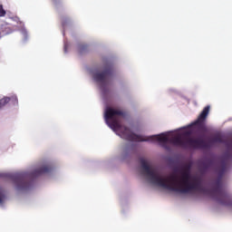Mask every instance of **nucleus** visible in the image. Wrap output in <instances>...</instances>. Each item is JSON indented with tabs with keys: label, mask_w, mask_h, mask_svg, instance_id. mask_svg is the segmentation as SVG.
Returning a JSON list of instances; mask_svg holds the SVG:
<instances>
[{
	"label": "nucleus",
	"mask_w": 232,
	"mask_h": 232,
	"mask_svg": "<svg viewBox=\"0 0 232 232\" xmlns=\"http://www.w3.org/2000/svg\"><path fill=\"white\" fill-rule=\"evenodd\" d=\"M141 165V173L147 177L150 184L163 188L168 191H174V193H181V195H188L189 193H195V191H200L202 189V183L200 179L195 178L193 182H189L190 174L189 171H181V180L177 181V176L171 175L169 178H162L160 174L151 169L148 161L144 159L140 160Z\"/></svg>",
	"instance_id": "obj_1"
},
{
	"label": "nucleus",
	"mask_w": 232,
	"mask_h": 232,
	"mask_svg": "<svg viewBox=\"0 0 232 232\" xmlns=\"http://www.w3.org/2000/svg\"><path fill=\"white\" fill-rule=\"evenodd\" d=\"M211 166H213V160H207L201 163V168L204 171H208Z\"/></svg>",
	"instance_id": "obj_7"
},
{
	"label": "nucleus",
	"mask_w": 232,
	"mask_h": 232,
	"mask_svg": "<svg viewBox=\"0 0 232 232\" xmlns=\"http://www.w3.org/2000/svg\"><path fill=\"white\" fill-rule=\"evenodd\" d=\"M211 105H207L198 115V119L192 122L188 128H194L196 130V133L204 134L208 131V128L206 127V119H208V115H209V109Z\"/></svg>",
	"instance_id": "obj_5"
},
{
	"label": "nucleus",
	"mask_w": 232,
	"mask_h": 232,
	"mask_svg": "<svg viewBox=\"0 0 232 232\" xmlns=\"http://www.w3.org/2000/svg\"><path fill=\"white\" fill-rule=\"evenodd\" d=\"M190 170H191V164H186L181 169V171H190Z\"/></svg>",
	"instance_id": "obj_12"
},
{
	"label": "nucleus",
	"mask_w": 232,
	"mask_h": 232,
	"mask_svg": "<svg viewBox=\"0 0 232 232\" xmlns=\"http://www.w3.org/2000/svg\"><path fill=\"white\" fill-rule=\"evenodd\" d=\"M8 102H10V98L5 96L4 98H2L0 100V110L1 108H5V106H6V104H8Z\"/></svg>",
	"instance_id": "obj_8"
},
{
	"label": "nucleus",
	"mask_w": 232,
	"mask_h": 232,
	"mask_svg": "<svg viewBox=\"0 0 232 232\" xmlns=\"http://www.w3.org/2000/svg\"><path fill=\"white\" fill-rule=\"evenodd\" d=\"M226 171H227V160H222L217 168L218 179L215 182V187L211 190V195L213 198L222 206H232L231 196L224 190V188H222V177H224Z\"/></svg>",
	"instance_id": "obj_3"
},
{
	"label": "nucleus",
	"mask_w": 232,
	"mask_h": 232,
	"mask_svg": "<svg viewBox=\"0 0 232 232\" xmlns=\"http://www.w3.org/2000/svg\"><path fill=\"white\" fill-rule=\"evenodd\" d=\"M9 98V102H11V104H13V106H17V104H19V100L17 99L16 95H12Z\"/></svg>",
	"instance_id": "obj_9"
},
{
	"label": "nucleus",
	"mask_w": 232,
	"mask_h": 232,
	"mask_svg": "<svg viewBox=\"0 0 232 232\" xmlns=\"http://www.w3.org/2000/svg\"><path fill=\"white\" fill-rule=\"evenodd\" d=\"M127 140H130V142H160L163 148H166L168 142H170V144L183 148V150H208V148H209V144L211 143L215 144L218 142L219 144H222V142H224L222 136L218 134L214 136L209 141H206L202 138H188L184 140L180 136H176L169 139L164 133L144 138L142 135L133 133L128 127Z\"/></svg>",
	"instance_id": "obj_2"
},
{
	"label": "nucleus",
	"mask_w": 232,
	"mask_h": 232,
	"mask_svg": "<svg viewBox=\"0 0 232 232\" xmlns=\"http://www.w3.org/2000/svg\"><path fill=\"white\" fill-rule=\"evenodd\" d=\"M115 68L113 67V63H108L105 65L103 72H97L94 74V80L96 82H102V84H106V81L111 77L112 73H114Z\"/></svg>",
	"instance_id": "obj_6"
},
{
	"label": "nucleus",
	"mask_w": 232,
	"mask_h": 232,
	"mask_svg": "<svg viewBox=\"0 0 232 232\" xmlns=\"http://www.w3.org/2000/svg\"><path fill=\"white\" fill-rule=\"evenodd\" d=\"M78 50L80 53H84V52H88V44H82L78 46Z\"/></svg>",
	"instance_id": "obj_10"
},
{
	"label": "nucleus",
	"mask_w": 232,
	"mask_h": 232,
	"mask_svg": "<svg viewBox=\"0 0 232 232\" xmlns=\"http://www.w3.org/2000/svg\"><path fill=\"white\" fill-rule=\"evenodd\" d=\"M66 23H68V20L66 19H63L62 20V26L64 28V26H66Z\"/></svg>",
	"instance_id": "obj_14"
},
{
	"label": "nucleus",
	"mask_w": 232,
	"mask_h": 232,
	"mask_svg": "<svg viewBox=\"0 0 232 232\" xmlns=\"http://www.w3.org/2000/svg\"><path fill=\"white\" fill-rule=\"evenodd\" d=\"M187 135H189V132H187Z\"/></svg>",
	"instance_id": "obj_15"
},
{
	"label": "nucleus",
	"mask_w": 232,
	"mask_h": 232,
	"mask_svg": "<svg viewBox=\"0 0 232 232\" xmlns=\"http://www.w3.org/2000/svg\"><path fill=\"white\" fill-rule=\"evenodd\" d=\"M52 171V167L48 165H44L34 169L32 173H20L14 176V183L16 184V188L19 190L23 189H30L32 188V181L30 179H34L35 177H39L44 175V173H50Z\"/></svg>",
	"instance_id": "obj_4"
},
{
	"label": "nucleus",
	"mask_w": 232,
	"mask_h": 232,
	"mask_svg": "<svg viewBox=\"0 0 232 232\" xmlns=\"http://www.w3.org/2000/svg\"><path fill=\"white\" fill-rule=\"evenodd\" d=\"M6 11L3 8V5H0V17H5Z\"/></svg>",
	"instance_id": "obj_13"
},
{
	"label": "nucleus",
	"mask_w": 232,
	"mask_h": 232,
	"mask_svg": "<svg viewBox=\"0 0 232 232\" xmlns=\"http://www.w3.org/2000/svg\"><path fill=\"white\" fill-rule=\"evenodd\" d=\"M5 202V190L0 188V204Z\"/></svg>",
	"instance_id": "obj_11"
}]
</instances>
